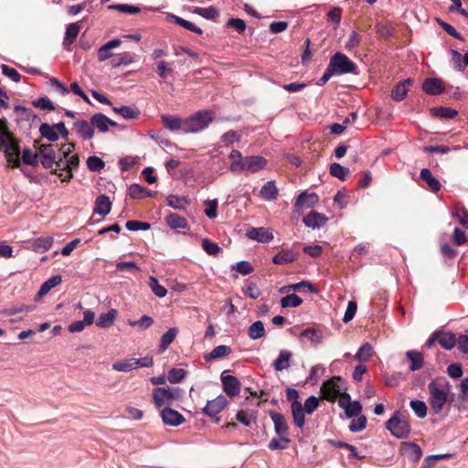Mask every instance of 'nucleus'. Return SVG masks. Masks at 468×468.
<instances>
[{"instance_id":"27","label":"nucleus","mask_w":468,"mask_h":468,"mask_svg":"<svg viewBox=\"0 0 468 468\" xmlns=\"http://www.w3.org/2000/svg\"><path fill=\"white\" fill-rule=\"evenodd\" d=\"M161 118L166 129L171 131L182 130L184 132L185 120L173 115H162Z\"/></svg>"},{"instance_id":"61","label":"nucleus","mask_w":468,"mask_h":468,"mask_svg":"<svg viewBox=\"0 0 468 468\" xmlns=\"http://www.w3.org/2000/svg\"><path fill=\"white\" fill-rule=\"evenodd\" d=\"M231 269L237 271L242 275H248L253 271V267L249 261H242L236 263L235 265H232Z\"/></svg>"},{"instance_id":"52","label":"nucleus","mask_w":468,"mask_h":468,"mask_svg":"<svg viewBox=\"0 0 468 468\" xmlns=\"http://www.w3.org/2000/svg\"><path fill=\"white\" fill-rule=\"evenodd\" d=\"M193 13L206 19H215L218 16V11L213 6L207 8L195 7Z\"/></svg>"},{"instance_id":"9","label":"nucleus","mask_w":468,"mask_h":468,"mask_svg":"<svg viewBox=\"0 0 468 468\" xmlns=\"http://www.w3.org/2000/svg\"><path fill=\"white\" fill-rule=\"evenodd\" d=\"M228 405V399L225 396L219 395L212 400H208L203 412L210 417L216 416L221 412Z\"/></svg>"},{"instance_id":"1","label":"nucleus","mask_w":468,"mask_h":468,"mask_svg":"<svg viewBox=\"0 0 468 468\" xmlns=\"http://www.w3.org/2000/svg\"><path fill=\"white\" fill-rule=\"evenodd\" d=\"M74 150V144H65L56 154L52 144H40L37 154L45 168L50 169L55 165L53 173L66 182L72 178V170L79 166V157Z\"/></svg>"},{"instance_id":"50","label":"nucleus","mask_w":468,"mask_h":468,"mask_svg":"<svg viewBox=\"0 0 468 468\" xmlns=\"http://www.w3.org/2000/svg\"><path fill=\"white\" fill-rule=\"evenodd\" d=\"M39 133L44 138L50 142H56L59 138L55 127H52V125L48 123H42L39 127Z\"/></svg>"},{"instance_id":"57","label":"nucleus","mask_w":468,"mask_h":468,"mask_svg":"<svg viewBox=\"0 0 468 468\" xmlns=\"http://www.w3.org/2000/svg\"><path fill=\"white\" fill-rule=\"evenodd\" d=\"M289 442H290V440L285 435L280 436L279 439H277V438L271 439V441H270V443L268 445V448L271 451L283 450V449L287 448Z\"/></svg>"},{"instance_id":"49","label":"nucleus","mask_w":468,"mask_h":468,"mask_svg":"<svg viewBox=\"0 0 468 468\" xmlns=\"http://www.w3.org/2000/svg\"><path fill=\"white\" fill-rule=\"evenodd\" d=\"M373 356V348L370 344L366 343L360 346L356 354L355 355V359L359 362H367Z\"/></svg>"},{"instance_id":"18","label":"nucleus","mask_w":468,"mask_h":468,"mask_svg":"<svg viewBox=\"0 0 468 468\" xmlns=\"http://www.w3.org/2000/svg\"><path fill=\"white\" fill-rule=\"evenodd\" d=\"M292 353L289 350L282 349L279 352L277 358L273 361V367L276 371L286 370L290 367Z\"/></svg>"},{"instance_id":"60","label":"nucleus","mask_w":468,"mask_h":468,"mask_svg":"<svg viewBox=\"0 0 468 468\" xmlns=\"http://www.w3.org/2000/svg\"><path fill=\"white\" fill-rule=\"evenodd\" d=\"M203 250L209 255L215 256L220 251V247L207 239L202 240Z\"/></svg>"},{"instance_id":"8","label":"nucleus","mask_w":468,"mask_h":468,"mask_svg":"<svg viewBox=\"0 0 468 468\" xmlns=\"http://www.w3.org/2000/svg\"><path fill=\"white\" fill-rule=\"evenodd\" d=\"M329 66L335 74L353 72L356 65L344 54L337 52L330 59Z\"/></svg>"},{"instance_id":"56","label":"nucleus","mask_w":468,"mask_h":468,"mask_svg":"<svg viewBox=\"0 0 468 468\" xmlns=\"http://www.w3.org/2000/svg\"><path fill=\"white\" fill-rule=\"evenodd\" d=\"M53 238L52 237H43L36 239L34 243V247L37 251L44 252L52 246Z\"/></svg>"},{"instance_id":"26","label":"nucleus","mask_w":468,"mask_h":468,"mask_svg":"<svg viewBox=\"0 0 468 468\" xmlns=\"http://www.w3.org/2000/svg\"><path fill=\"white\" fill-rule=\"evenodd\" d=\"M229 158L231 160L230 170L234 173L244 172L245 158L242 157L241 153L238 150H232Z\"/></svg>"},{"instance_id":"51","label":"nucleus","mask_w":468,"mask_h":468,"mask_svg":"<svg viewBox=\"0 0 468 468\" xmlns=\"http://www.w3.org/2000/svg\"><path fill=\"white\" fill-rule=\"evenodd\" d=\"M330 174L333 176L337 177L340 180L344 181V180H346V178L347 177V176L349 174V169L346 167H344L343 165H341L338 163H333L330 165Z\"/></svg>"},{"instance_id":"3","label":"nucleus","mask_w":468,"mask_h":468,"mask_svg":"<svg viewBox=\"0 0 468 468\" xmlns=\"http://www.w3.org/2000/svg\"><path fill=\"white\" fill-rule=\"evenodd\" d=\"M0 147L5 153L7 165L12 168L19 167L20 147L17 140L8 131L5 120H0Z\"/></svg>"},{"instance_id":"39","label":"nucleus","mask_w":468,"mask_h":468,"mask_svg":"<svg viewBox=\"0 0 468 468\" xmlns=\"http://www.w3.org/2000/svg\"><path fill=\"white\" fill-rule=\"evenodd\" d=\"M452 217L468 229V210L462 205H456L452 210Z\"/></svg>"},{"instance_id":"29","label":"nucleus","mask_w":468,"mask_h":468,"mask_svg":"<svg viewBox=\"0 0 468 468\" xmlns=\"http://www.w3.org/2000/svg\"><path fill=\"white\" fill-rule=\"evenodd\" d=\"M76 133L83 139H90L93 136V128L91 122L80 120L74 123Z\"/></svg>"},{"instance_id":"47","label":"nucleus","mask_w":468,"mask_h":468,"mask_svg":"<svg viewBox=\"0 0 468 468\" xmlns=\"http://www.w3.org/2000/svg\"><path fill=\"white\" fill-rule=\"evenodd\" d=\"M62 282V279L59 275L53 276L47 280L40 287L37 295L38 297H42L46 295L52 288L56 287Z\"/></svg>"},{"instance_id":"24","label":"nucleus","mask_w":468,"mask_h":468,"mask_svg":"<svg viewBox=\"0 0 468 468\" xmlns=\"http://www.w3.org/2000/svg\"><path fill=\"white\" fill-rule=\"evenodd\" d=\"M292 414L293 417L294 424L302 428L305 423L304 409L302 403L298 400H293L291 405Z\"/></svg>"},{"instance_id":"16","label":"nucleus","mask_w":468,"mask_h":468,"mask_svg":"<svg viewBox=\"0 0 468 468\" xmlns=\"http://www.w3.org/2000/svg\"><path fill=\"white\" fill-rule=\"evenodd\" d=\"M401 451L410 461L418 462L422 456L420 447L411 441H405L401 443Z\"/></svg>"},{"instance_id":"21","label":"nucleus","mask_w":468,"mask_h":468,"mask_svg":"<svg viewBox=\"0 0 468 468\" xmlns=\"http://www.w3.org/2000/svg\"><path fill=\"white\" fill-rule=\"evenodd\" d=\"M267 161L261 156L245 157L244 172L256 173L264 168Z\"/></svg>"},{"instance_id":"41","label":"nucleus","mask_w":468,"mask_h":468,"mask_svg":"<svg viewBox=\"0 0 468 468\" xmlns=\"http://www.w3.org/2000/svg\"><path fill=\"white\" fill-rule=\"evenodd\" d=\"M166 200L168 206L175 209L183 210L186 209V207L189 205V201L187 200V198L181 196L169 195L166 197Z\"/></svg>"},{"instance_id":"53","label":"nucleus","mask_w":468,"mask_h":468,"mask_svg":"<svg viewBox=\"0 0 468 468\" xmlns=\"http://www.w3.org/2000/svg\"><path fill=\"white\" fill-rule=\"evenodd\" d=\"M302 303H303V300L295 293L286 295L285 297L282 298V300H281V305L282 308L297 307V306L301 305Z\"/></svg>"},{"instance_id":"19","label":"nucleus","mask_w":468,"mask_h":468,"mask_svg":"<svg viewBox=\"0 0 468 468\" xmlns=\"http://www.w3.org/2000/svg\"><path fill=\"white\" fill-rule=\"evenodd\" d=\"M301 341L307 340L314 345L321 344L324 338L323 332L314 327L304 329L299 335Z\"/></svg>"},{"instance_id":"32","label":"nucleus","mask_w":468,"mask_h":468,"mask_svg":"<svg viewBox=\"0 0 468 468\" xmlns=\"http://www.w3.org/2000/svg\"><path fill=\"white\" fill-rule=\"evenodd\" d=\"M406 356L410 361V369L411 371L419 370L423 366V356L420 352L410 350L406 353Z\"/></svg>"},{"instance_id":"10","label":"nucleus","mask_w":468,"mask_h":468,"mask_svg":"<svg viewBox=\"0 0 468 468\" xmlns=\"http://www.w3.org/2000/svg\"><path fill=\"white\" fill-rule=\"evenodd\" d=\"M247 237L259 242H269L273 239V233L270 228H250L247 229Z\"/></svg>"},{"instance_id":"44","label":"nucleus","mask_w":468,"mask_h":468,"mask_svg":"<svg viewBox=\"0 0 468 468\" xmlns=\"http://www.w3.org/2000/svg\"><path fill=\"white\" fill-rule=\"evenodd\" d=\"M248 335L252 340H257L265 335L264 324L261 321L254 322L248 329Z\"/></svg>"},{"instance_id":"6","label":"nucleus","mask_w":468,"mask_h":468,"mask_svg":"<svg viewBox=\"0 0 468 468\" xmlns=\"http://www.w3.org/2000/svg\"><path fill=\"white\" fill-rule=\"evenodd\" d=\"M213 120V113L201 111L185 119L184 133H197L208 126Z\"/></svg>"},{"instance_id":"7","label":"nucleus","mask_w":468,"mask_h":468,"mask_svg":"<svg viewBox=\"0 0 468 468\" xmlns=\"http://www.w3.org/2000/svg\"><path fill=\"white\" fill-rule=\"evenodd\" d=\"M344 389V380L340 377H333L321 387L323 397L329 401H334L338 398Z\"/></svg>"},{"instance_id":"11","label":"nucleus","mask_w":468,"mask_h":468,"mask_svg":"<svg viewBox=\"0 0 468 468\" xmlns=\"http://www.w3.org/2000/svg\"><path fill=\"white\" fill-rule=\"evenodd\" d=\"M160 414L165 425L176 427L185 422L184 416L171 408H165L161 410Z\"/></svg>"},{"instance_id":"2","label":"nucleus","mask_w":468,"mask_h":468,"mask_svg":"<svg viewBox=\"0 0 468 468\" xmlns=\"http://www.w3.org/2000/svg\"><path fill=\"white\" fill-rule=\"evenodd\" d=\"M452 386L445 378H437L428 384L429 404L435 414L442 411L449 400Z\"/></svg>"},{"instance_id":"31","label":"nucleus","mask_w":468,"mask_h":468,"mask_svg":"<svg viewBox=\"0 0 468 468\" xmlns=\"http://www.w3.org/2000/svg\"><path fill=\"white\" fill-rule=\"evenodd\" d=\"M411 84V80L407 79L395 86L392 90L391 96L393 100L400 101L406 98L408 94V87Z\"/></svg>"},{"instance_id":"45","label":"nucleus","mask_w":468,"mask_h":468,"mask_svg":"<svg viewBox=\"0 0 468 468\" xmlns=\"http://www.w3.org/2000/svg\"><path fill=\"white\" fill-rule=\"evenodd\" d=\"M165 219L168 226L172 229H186L187 226L186 219L176 213L168 214Z\"/></svg>"},{"instance_id":"17","label":"nucleus","mask_w":468,"mask_h":468,"mask_svg":"<svg viewBox=\"0 0 468 468\" xmlns=\"http://www.w3.org/2000/svg\"><path fill=\"white\" fill-rule=\"evenodd\" d=\"M91 125L96 127L99 132L106 133L109 126H116V122L109 119L102 113L94 114L90 119Z\"/></svg>"},{"instance_id":"40","label":"nucleus","mask_w":468,"mask_h":468,"mask_svg":"<svg viewBox=\"0 0 468 468\" xmlns=\"http://www.w3.org/2000/svg\"><path fill=\"white\" fill-rule=\"evenodd\" d=\"M169 17L176 23L177 24L178 26L191 31V32H194L196 34H198V35H202L203 34V30L198 27L197 26H196L195 24H193L192 22L190 21H187L178 16H176V15H169Z\"/></svg>"},{"instance_id":"43","label":"nucleus","mask_w":468,"mask_h":468,"mask_svg":"<svg viewBox=\"0 0 468 468\" xmlns=\"http://www.w3.org/2000/svg\"><path fill=\"white\" fill-rule=\"evenodd\" d=\"M113 112L122 116L124 119H136L140 112L135 107L132 106H121V107H113Z\"/></svg>"},{"instance_id":"38","label":"nucleus","mask_w":468,"mask_h":468,"mask_svg":"<svg viewBox=\"0 0 468 468\" xmlns=\"http://www.w3.org/2000/svg\"><path fill=\"white\" fill-rule=\"evenodd\" d=\"M260 194L265 200H274L278 196V188L273 181H269L261 187Z\"/></svg>"},{"instance_id":"37","label":"nucleus","mask_w":468,"mask_h":468,"mask_svg":"<svg viewBox=\"0 0 468 468\" xmlns=\"http://www.w3.org/2000/svg\"><path fill=\"white\" fill-rule=\"evenodd\" d=\"M296 260V256L291 250H283L272 258V261L278 265H285Z\"/></svg>"},{"instance_id":"36","label":"nucleus","mask_w":468,"mask_h":468,"mask_svg":"<svg viewBox=\"0 0 468 468\" xmlns=\"http://www.w3.org/2000/svg\"><path fill=\"white\" fill-rule=\"evenodd\" d=\"M231 353V348L225 345L216 346L210 353L205 355V360L210 361L214 359L222 358Z\"/></svg>"},{"instance_id":"5","label":"nucleus","mask_w":468,"mask_h":468,"mask_svg":"<svg viewBox=\"0 0 468 468\" xmlns=\"http://www.w3.org/2000/svg\"><path fill=\"white\" fill-rule=\"evenodd\" d=\"M386 428L398 439L408 438L411 431L407 419L399 411L386 422Z\"/></svg>"},{"instance_id":"48","label":"nucleus","mask_w":468,"mask_h":468,"mask_svg":"<svg viewBox=\"0 0 468 468\" xmlns=\"http://www.w3.org/2000/svg\"><path fill=\"white\" fill-rule=\"evenodd\" d=\"M80 28H81L80 22L69 24L66 29L64 42L72 44L75 41V39L77 38V37L80 31Z\"/></svg>"},{"instance_id":"34","label":"nucleus","mask_w":468,"mask_h":468,"mask_svg":"<svg viewBox=\"0 0 468 468\" xmlns=\"http://www.w3.org/2000/svg\"><path fill=\"white\" fill-rule=\"evenodd\" d=\"M116 316L117 311L111 309L108 313L100 314L96 324L101 328H108L113 324Z\"/></svg>"},{"instance_id":"4","label":"nucleus","mask_w":468,"mask_h":468,"mask_svg":"<svg viewBox=\"0 0 468 468\" xmlns=\"http://www.w3.org/2000/svg\"><path fill=\"white\" fill-rule=\"evenodd\" d=\"M182 396L179 388H156L153 390V399L156 408L163 410L170 406Z\"/></svg>"},{"instance_id":"15","label":"nucleus","mask_w":468,"mask_h":468,"mask_svg":"<svg viewBox=\"0 0 468 468\" xmlns=\"http://www.w3.org/2000/svg\"><path fill=\"white\" fill-rule=\"evenodd\" d=\"M328 218L316 211H311L303 218V223L306 227L314 229H320L327 222Z\"/></svg>"},{"instance_id":"22","label":"nucleus","mask_w":468,"mask_h":468,"mask_svg":"<svg viewBox=\"0 0 468 468\" xmlns=\"http://www.w3.org/2000/svg\"><path fill=\"white\" fill-rule=\"evenodd\" d=\"M318 196L315 193L302 192L295 201V207L297 208L312 207L318 203Z\"/></svg>"},{"instance_id":"35","label":"nucleus","mask_w":468,"mask_h":468,"mask_svg":"<svg viewBox=\"0 0 468 468\" xmlns=\"http://www.w3.org/2000/svg\"><path fill=\"white\" fill-rule=\"evenodd\" d=\"M178 330L176 327L169 328L160 340L159 352H165L176 337Z\"/></svg>"},{"instance_id":"64","label":"nucleus","mask_w":468,"mask_h":468,"mask_svg":"<svg viewBox=\"0 0 468 468\" xmlns=\"http://www.w3.org/2000/svg\"><path fill=\"white\" fill-rule=\"evenodd\" d=\"M145 193H146V188L140 186L139 184H133L129 187V195L132 198L142 199L144 197Z\"/></svg>"},{"instance_id":"58","label":"nucleus","mask_w":468,"mask_h":468,"mask_svg":"<svg viewBox=\"0 0 468 468\" xmlns=\"http://www.w3.org/2000/svg\"><path fill=\"white\" fill-rule=\"evenodd\" d=\"M410 405L420 419H423L427 415V406L425 402L421 400H411Z\"/></svg>"},{"instance_id":"46","label":"nucleus","mask_w":468,"mask_h":468,"mask_svg":"<svg viewBox=\"0 0 468 468\" xmlns=\"http://www.w3.org/2000/svg\"><path fill=\"white\" fill-rule=\"evenodd\" d=\"M112 369L118 372H130L135 368L134 358L116 361L112 364Z\"/></svg>"},{"instance_id":"42","label":"nucleus","mask_w":468,"mask_h":468,"mask_svg":"<svg viewBox=\"0 0 468 468\" xmlns=\"http://www.w3.org/2000/svg\"><path fill=\"white\" fill-rule=\"evenodd\" d=\"M431 112L433 116L441 119H453L457 116L458 112L449 107H434L431 109Z\"/></svg>"},{"instance_id":"13","label":"nucleus","mask_w":468,"mask_h":468,"mask_svg":"<svg viewBox=\"0 0 468 468\" xmlns=\"http://www.w3.org/2000/svg\"><path fill=\"white\" fill-rule=\"evenodd\" d=\"M445 89L442 80L437 78H428L422 83V90L429 95L441 94Z\"/></svg>"},{"instance_id":"54","label":"nucleus","mask_w":468,"mask_h":468,"mask_svg":"<svg viewBox=\"0 0 468 468\" xmlns=\"http://www.w3.org/2000/svg\"><path fill=\"white\" fill-rule=\"evenodd\" d=\"M149 287L151 288L152 292L159 298H163L166 295L167 291L166 289L159 284L157 279L154 276H151L149 278Z\"/></svg>"},{"instance_id":"62","label":"nucleus","mask_w":468,"mask_h":468,"mask_svg":"<svg viewBox=\"0 0 468 468\" xmlns=\"http://www.w3.org/2000/svg\"><path fill=\"white\" fill-rule=\"evenodd\" d=\"M1 70H2L3 75L6 76L13 81H15V82L20 81L21 75L16 69L10 68L7 65L2 64Z\"/></svg>"},{"instance_id":"63","label":"nucleus","mask_w":468,"mask_h":468,"mask_svg":"<svg viewBox=\"0 0 468 468\" xmlns=\"http://www.w3.org/2000/svg\"><path fill=\"white\" fill-rule=\"evenodd\" d=\"M104 165V162L98 156H90L87 160L88 168L93 172L101 171Z\"/></svg>"},{"instance_id":"55","label":"nucleus","mask_w":468,"mask_h":468,"mask_svg":"<svg viewBox=\"0 0 468 468\" xmlns=\"http://www.w3.org/2000/svg\"><path fill=\"white\" fill-rule=\"evenodd\" d=\"M186 376V371L183 368H173L168 372L167 380L170 383H180Z\"/></svg>"},{"instance_id":"59","label":"nucleus","mask_w":468,"mask_h":468,"mask_svg":"<svg viewBox=\"0 0 468 468\" xmlns=\"http://www.w3.org/2000/svg\"><path fill=\"white\" fill-rule=\"evenodd\" d=\"M204 204L207 206L205 215L209 218H215L218 216V199L206 200Z\"/></svg>"},{"instance_id":"14","label":"nucleus","mask_w":468,"mask_h":468,"mask_svg":"<svg viewBox=\"0 0 468 468\" xmlns=\"http://www.w3.org/2000/svg\"><path fill=\"white\" fill-rule=\"evenodd\" d=\"M84 319L82 321H75L69 326V331L71 333H79L85 329L86 326L90 325L94 322L95 314L90 310H86L83 313Z\"/></svg>"},{"instance_id":"12","label":"nucleus","mask_w":468,"mask_h":468,"mask_svg":"<svg viewBox=\"0 0 468 468\" xmlns=\"http://www.w3.org/2000/svg\"><path fill=\"white\" fill-rule=\"evenodd\" d=\"M224 391L230 397H235L240 392V383L234 376H221Z\"/></svg>"},{"instance_id":"23","label":"nucleus","mask_w":468,"mask_h":468,"mask_svg":"<svg viewBox=\"0 0 468 468\" xmlns=\"http://www.w3.org/2000/svg\"><path fill=\"white\" fill-rule=\"evenodd\" d=\"M112 209V202L106 195L99 196L94 204V213L100 216H106Z\"/></svg>"},{"instance_id":"20","label":"nucleus","mask_w":468,"mask_h":468,"mask_svg":"<svg viewBox=\"0 0 468 468\" xmlns=\"http://www.w3.org/2000/svg\"><path fill=\"white\" fill-rule=\"evenodd\" d=\"M120 45H121V40L118 38H114V39L108 41L106 44H104L98 49V53H97L98 60L102 62L110 58H113L114 56L112 53V49L118 48Z\"/></svg>"},{"instance_id":"28","label":"nucleus","mask_w":468,"mask_h":468,"mask_svg":"<svg viewBox=\"0 0 468 468\" xmlns=\"http://www.w3.org/2000/svg\"><path fill=\"white\" fill-rule=\"evenodd\" d=\"M420 178L427 183L428 188L432 192H438L441 189V183L435 178L428 168L420 171Z\"/></svg>"},{"instance_id":"30","label":"nucleus","mask_w":468,"mask_h":468,"mask_svg":"<svg viewBox=\"0 0 468 468\" xmlns=\"http://www.w3.org/2000/svg\"><path fill=\"white\" fill-rule=\"evenodd\" d=\"M436 339L441 346L446 350L452 349L456 345L455 335L451 332L437 333Z\"/></svg>"},{"instance_id":"33","label":"nucleus","mask_w":468,"mask_h":468,"mask_svg":"<svg viewBox=\"0 0 468 468\" xmlns=\"http://www.w3.org/2000/svg\"><path fill=\"white\" fill-rule=\"evenodd\" d=\"M135 55L130 52H122L115 55L111 61L113 68H118L122 65H130L134 61Z\"/></svg>"},{"instance_id":"25","label":"nucleus","mask_w":468,"mask_h":468,"mask_svg":"<svg viewBox=\"0 0 468 468\" xmlns=\"http://www.w3.org/2000/svg\"><path fill=\"white\" fill-rule=\"evenodd\" d=\"M271 418L274 424L275 432L279 436H286L288 432V425L284 416L281 413L271 412Z\"/></svg>"}]
</instances>
